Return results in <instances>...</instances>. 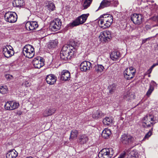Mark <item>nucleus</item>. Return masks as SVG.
<instances>
[{
    "label": "nucleus",
    "mask_w": 158,
    "mask_h": 158,
    "mask_svg": "<svg viewBox=\"0 0 158 158\" xmlns=\"http://www.w3.org/2000/svg\"><path fill=\"white\" fill-rule=\"evenodd\" d=\"M143 17L141 14H134L131 16V19L136 24L139 25L142 22Z\"/></svg>",
    "instance_id": "nucleus-13"
},
{
    "label": "nucleus",
    "mask_w": 158,
    "mask_h": 158,
    "mask_svg": "<svg viewBox=\"0 0 158 158\" xmlns=\"http://www.w3.org/2000/svg\"><path fill=\"white\" fill-rule=\"evenodd\" d=\"M91 63L88 61H85L82 62L80 64V68L82 71H86L89 70L92 68Z\"/></svg>",
    "instance_id": "nucleus-17"
},
{
    "label": "nucleus",
    "mask_w": 158,
    "mask_h": 158,
    "mask_svg": "<svg viewBox=\"0 0 158 158\" xmlns=\"http://www.w3.org/2000/svg\"><path fill=\"white\" fill-rule=\"evenodd\" d=\"M13 5L15 7H21L24 5L23 0H15L12 2Z\"/></svg>",
    "instance_id": "nucleus-27"
},
{
    "label": "nucleus",
    "mask_w": 158,
    "mask_h": 158,
    "mask_svg": "<svg viewBox=\"0 0 158 158\" xmlns=\"http://www.w3.org/2000/svg\"><path fill=\"white\" fill-rule=\"evenodd\" d=\"M19 106V103L14 101L7 102L4 105L5 109L9 110H14L17 108Z\"/></svg>",
    "instance_id": "nucleus-11"
},
{
    "label": "nucleus",
    "mask_w": 158,
    "mask_h": 158,
    "mask_svg": "<svg viewBox=\"0 0 158 158\" xmlns=\"http://www.w3.org/2000/svg\"><path fill=\"white\" fill-rule=\"evenodd\" d=\"M157 84L154 81H151L149 85V88L146 94V95L148 97L150 96L152 91L154 90V87L157 86Z\"/></svg>",
    "instance_id": "nucleus-20"
},
{
    "label": "nucleus",
    "mask_w": 158,
    "mask_h": 158,
    "mask_svg": "<svg viewBox=\"0 0 158 158\" xmlns=\"http://www.w3.org/2000/svg\"><path fill=\"white\" fill-rule=\"evenodd\" d=\"M46 3L47 4L46 6L50 11H53L55 8V6L53 3L51 1H47Z\"/></svg>",
    "instance_id": "nucleus-31"
},
{
    "label": "nucleus",
    "mask_w": 158,
    "mask_h": 158,
    "mask_svg": "<svg viewBox=\"0 0 158 158\" xmlns=\"http://www.w3.org/2000/svg\"><path fill=\"white\" fill-rule=\"evenodd\" d=\"M38 27L37 23L35 21H28L25 24L26 29L28 31H33L35 30Z\"/></svg>",
    "instance_id": "nucleus-15"
},
{
    "label": "nucleus",
    "mask_w": 158,
    "mask_h": 158,
    "mask_svg": "<svg viewBox=\"0 0 158 158\" xmlns=\"http://www.w3.org/2000/svg\"><path fill=\"white\" fill-rule=\"evenodd\" d=\"M116 85L115 84L110 85L108 87V89L109 91V93L111 94H112L116 89Z\"/></svg>",
    "instance_id": "nucleus-35"
},
{
    "label": "nucleus",
    "mask_w": 158,
    "mask_h": 158,
    "mask_svg": "<svg viewBox=\"0 0 158 158\" xmlns=\"http://www.w3.org/2000/svg\"><path fill=\"white\" fill-rule=\"evenodd\" d=\"M126 153L123 152L121 154L118 158H124L126 155Z\"/></svg>",
    "instance_id": "nucleus-44"
},
{
    "label": "nucleus",
    "mask_w": 158,
    "mask_h": 158,
    "mask_svg": "<svg viewBox=\"0 0 158 158\" xmlns=\"http://www.w3.org/2000/svg\"><path fill=\"white\" fill-rule=\"evenodd\" d=\"M4 17L6 21L10 23L15 22L17 19V16L16 13L11 12L6 13Z\"/></svg>",
    "instance_id": "nucleus-7"
},
{
    "label": "nucleus",
    "mask_w": 158,
    "mask_h": 158,
    "mask_svg": "<svg viewBox=\"0 0 158 158\" xmlns=\"http://www.w3.org/2000/svg\"><path fill=\"white\" fill-rule=\"evenodd\" d=\"M33 64L34 67L37 69L40 68L44 64L43 59L40 57H37L34 58L33 60Z\"/></svg>",
    "instance_id": "nucleus-14"
},
{
    "label": "nucleus",
    "mask_w": 158,
    "mask_h": 158,
    "mask_svg": "<svg viewBox=\"0 0 158 158\" xmlns=\"http://www.w3.org/2000/svg\"><path fill=\"white\" fill-rule=\"evenodd\" d=\"M111 4V1L108 0H103L100 4L98 10H100L109 7Z\"/></svg>",
    "instance_id": "nucleus-24"
},
{
    "label": "nucleus",
    "mask_w": 158,
    "mask_h": 158,
    "mask_svg": "<svg viewBox=\"0 0 158 158\" xmlns=\"http://www.w3.org/2000/svg\"><path fill=\"white\" fill-rule=\"evenodd\" d=\"M111 37V31L106 30L100 32L99 38L101 41L106 42L110 40Z\"/></svg>",
    "instance_id": "nucleus-9"
},
{
    "label": "nucleus",
    "mask_w": 158,
    "mask_h": 158,
    "mask_svg": "<svg viewBox=\"0 0 158 158\" xmlns=\"http://www.w3.org/2000/svg\"><path fill=\"white\" fill-rule=\"evenodd\" d=\"M5 77L9 81H10V80L12 79L13 78V76L12 75L10 74L6 75Z\"/></svg>",
    "instance_id": "nucleus-42"
},
{
    "label": "nucleus",
    "mask_w": 158,
    "mask_h": 158,
    "mask_svg": "<svg viewBox=\"0 0 158 158\" xmlns=\"http://www.w3.org/2000/svg\"><path fill=\"white\" fill-rule=\"evenodd\" d=\"M46 80L48 84L50 85H53L56 81V77L53 74H49L47 76Z\"/></svg>",
    "instance_id": "nucleus-18"
},
{
    "label": "nucleus",
    "mask_w": 158,
    "mask_h": 158,
    "mask_svg": "<svg viewBox=\"0 0 158 158\" xmlns=\"http://www.w3.org/2000/svg\"><path fill=\"white\" fill-rule=\"evenodd\" d=\"M121 140L123 144L128 145L131 143L133 138L129 135L124 134L122 135Z\"/></svg>",
    "instance_id": "nucleus-16"
},
{
    "label": "nucleus",
    "mask_w": 158,
    "mask_h": 158,
    "mask_svg": "<svg viewBox=\"0 0 158 158\" xmlns=\"http://www.w3.org/2000/svg\"><path fill=\"white\" fill-rule=\"evenodd\" d=\"M111 4H112L114 6L116 7L118 4V2L117 1H111Z\"/></svg>",
    "instance_id": "nucleus-41"
},
{
    "label": "nucleus",
    "mask_w": 158,
    "mask_h": 158,
    "mask_svg": "<svg viewBox=\"0 0 158 158\" xmlns=\"http://www.w3.org/2000/svg\"><path fill=\"white\" fill-rule=\"evenodd\" d=\"M101 112L99 110H97L92 115L93 118L97 119L101 116Z\"/></svg>",
    "instance_id": "nucleus-36"
},
{
    "label": "nucleus",
    "mask_w": 158,
    "mask_h": 158,
    "mask_svg": "<svg viewBox=\"0 0 158 158\" xmlns=\"http://www.w3.org/2000/svg\"><path fill=\"white\" fill-rule=\"evenodd\" d=\"M150 39V38H148L145 39H143L142 41V44H144L148 40Z\"/></svg>",
    "instance_id": "nucleus-45"
},
{
    "label": "nucleus",
    "mask_w": 158,
    "mask_h": 158,
    "mask_svg": "<svg viewBox=\"0 0 158 158\" xmlns=\"http://www.w3.org/2000/svg\"><path fill=\"white\" fill-rule=\"evenodd\" d=\"M23 53L27 57L29 58H32L35 55L33 47L29 44L25 45L23 48Z\"/></svg>",
    "instance_id": "nucleus-4"
},
{
    "label": "nucleus",
    "mask_w": 158,
    "mask_h": 158,
    "mask_svg": "<svg viewBox=\"0 0 158 158\" xmlns=\"http://www.w3.org/2000/svg\"><path fill=\"white\" fill-rule=\"evenodd\" d=\"M56 109L55 108H50L45 109L43 113L44 117H48L52 115L55 113Z\"/></svg>",
    "instance_id": "nucleus-21"
},
{
    "label": "nucleus",
    "mask_w": 158,
    "mask_h": 158,
    "mask_svg": "<svg viewBox=\"0 0 158 158\" xmlns=\"http://www.w3.org/2000/svg\"><path fill=\"white\" fill-rule=\"evenodd\" d=\"M78 131L75 130H73L71 131L70 137V139L73 140L76 139L78 135Z\"/></svg>",
    "instance_id": "nucleus-30"
},
{
    "label": "nucleus",
    "mask_w": 158,
    "mask_h": 158,
    "mask_svg": "<svg viewBox=\"0 0 158 158\" xmlns=\"http://www.w3.org/2000/svg\"><path fill=\"white\" fill-rule=\"evenodd\" d=\"M136 73L135 69L133 67L127 68L124 71V75L125 78L130 80L133 78Z\"/></svg>",
    "instance_id": "nucleus-8"
},
{
    "label": "nucleus",
    "mask_w": 158,
    "mask_h": 158,
    "mask_svg": "<svg viewBox=\"0 0 158 158\" xmlns=\"http://www.w3.org/2000/svg\"><path fill=\"white\" fill-rule=\"evenodd\" d=\"M152 26L150 24H146L145 26V28L147 30H150L152 27Z\"/></svg>",
    "instance_id": "nucleus-40"
},
{
    "label": "nucleus",
    "mask_w": 158,
    "mask_h": 158,
    "mask_svg": "<svg viewBox=\"0 0 158 158\" xmlns=\"http://www.w3.org/2000/svg\"><path fill=\"white\" fill-rule=\"evenodd\" d=\"M126 158H137L135 152L134 150L131 151L127 154Z\"/></svg>",
    "instance_id": "nucleus-33"
},
{
    "label": "nucleus",
    "mask_w": 158,
    "mask_h": 158,
    "mask_svg": "<svg viewBox=\"0 0 158 158\" xmlns=\"http://www.w3.org/2000/svg\"><path fill=\"white\" fill-rule=\"evenodd\" d=\"M26 158H33V157H27Z\"/></svg>",
    "instance_id": "nucleus-48"
},
{
    "label": "nucleus",
    "mask_w": 158,
    "mask_h": 158,
    "mask_svg": "<svg viewBox=\"0 0 158 158\" xmlns=\"http://www.w3.org/2000/svg\"><path fill=\"white\" fill-rule=\"evenodd\" d=\"M70 78V74L68 70H63L61 73L60 79L63 81H67Z\"/></svg>",
    "instance_id": "nucleus-19"
},
{
    "label": "nucleus",
    "mask_w": 158,
    "mask_h": 158,
    "mask_svg": "<svg viewBox=\"0 0 158 158\" xmlns=\"http://www.w3.org/2000/svg\"><path fill=\"white\" fill-rule=\"evenodd\" d=\"M18 155V152L15 149H12L8 152L6 156V158H16Z\"/></svg>",
    "instance_id": "nucleus-22"
},
{
    "label": "nucleus",
    "mask_w": 158,
    "mask_h": 158,
    "mask_svg": "<svg viewBox=\"0 0 158 158\" xmlns=\"http://www.w3.org/2000/svg\"><path fill=\"white\" fill-rule=\"evenodd\" d=\"M78 47L77 44L75 42H72L70 45L65 44L62 48L60 52L61 59L65 61L70 60L71 55L73 52H76Z\"/></svg>",
    "instance_id": "nucleus-1"
},
{
    "label": "nucleus",
    "mask_w": 158,
    "mask_h": 158,
    "mask_svg": "<svg viewBox=\"0 0 158 158\" xmlns=\"http://www.w3.org/2000/svg\"><path fill=\"white\" fill-rule=\"evenodd\" d=\"M113 120L111 117H106L104 118L103 122L105 125H112L113 123Z\"/></svg>",
    "instance_id": "nucleus-28"
},
{
    "label": "nucleus",
    "mask_w": 158,
    "mask_h": 158,
    "mask_svg": "<svg viewBox=\"0 0 158 158\" xmlns=\"http://www.w3.org/2000/svg\"><path fill=\"white\" fill-rule=\"evenodd\" d=\"M89 15V14L81 15L70 23V25L72 27H74L83 24L85 22Z\"/></svg>",
    "instance_id": "nucleus-6"
},
{
    "label": "nucleus",
    "mask_w": 158,
    "mask_h": 158,
    "mask_svg": "<svg viewBox=\"0 0 158 158\" xmlns=\"http://www.w3.org/2000/svg\"><path fill=\"white\" fill-rule=\"evenodd\" d=\"M124 98H127V100H129L131 98L129 97V95L128 94H127V95H125L124 96Z\"/></svg>",
    "instance_id": "nucleus-46"
},
{
    "label": "nucleus",
    "mask_w": 158,
    "mask_h": 158,
    "mask_svg": "<svg viewBox=\"0 0 158 158\" xmlns=\"http://www.w3.org/2000/svg\"><path fill=\"white\" fill-rule=\"evenodd\" d=\"M153 130V127H152L151 130L146 134L142 141H144L148 139V138L152 135V131Z\"/></svg>",
    "instance_id": "nucleus-34"
},
{
    "label": "nucleus",
    "mask_w": 158,
    "mask_h": 158,
    "mask_svg": "<svg viewBox=\"0 0 158 158\" xmlns=\"http://www.w3.org/2000/svg\"><path fill=\"white\" fill-rule=\"evenodd\" d=\"M31 83L29 81H24L22 83V85L26 87H28L30 85Z\"/></svg>",
    "instance_id": "nucleus-39"
},
{
    "label": "nucleus",
    "mask_w": 158,
    "mask_h": 158,
    "mask_svg": "<svg viewBox=\"0 0 158 158\" xmlns=\"http://www.w3.org/2000/svg\"><path fill=\"white\" fill-rule=\"evenodd\" d=\"M58 43V42L57 40H51L48 45V48L49 49L55 48L57 45Z\"/></svg>",
    "instance_id": "nucleus-29"
},
{
    "label": "nucleus",
    "mask_w": 158,
    "mask_h": 158,
    "mask_svg": "<svg viewBox=\"0 0 158 158\" xmlns=\"http://www.w3.org/2000/svg\"><path fill=\"white\" fill-rule=\"evenodd\" d=\"M114 153L112 148H104L99 152L98 156L99 158H111Z\"/></svg>",
    "instance_id": "nucleus-5"
},
{
    "label": "nucleus",
    "mask_w": 158,
    "mask_h": 158,
    "mask_svg": "<svg viewBox=\"0 0 158 158\" xmlns=\"http://www.w3.org/2000/svg\"><path fill=\"white\" fill-rule=\"evenodd\" d=\"M7 91V88L6 86H0V93L2 94H6Z\"/></svg>",
    "instance_id": "nucleus-38"
},
{
    "label": "nucleus",
    "mask_w": 158,
    "mask_h": 158,
    "mask_svg": "<svg viewBox=\"0 0 158 158\" xmlns=\"http://www.w3.org/2000/svg\"><path fill=\"white\" fill-rule=\"evenodd\" d=\"M92 1V0H85L83 5L84 9H87L90 6Z\"/></svg>",
    "instance_id": "nucleus-37"
},
{
    "label": "nucleus",
    "mask_w": 158,
    "mask_h": 158,
    "mask_svg": "<svg viewBox=\"0 0 158 158\" xmlns=\"http://www.w3.org/2000/svg\"><path fill=\"white\" fill-rule=\"evenodd\" d=\"M95 70L98 73H101L103 71L104 67L101 64H97L95 66Z\"/></svg>",
    "instance_id": "nucleus-32"
},
{
    "label": "nucleus",
    "mask_w": 158,
    "mask_h": 158,
    "mask_svg": "<svg viewBox=\"0 0 158 158\" xmlns=\"http://www.w3.org/2000/svg\"><path fill=\"white\" fill-rule=\"evenodd\" d=\"M16 114L19 115H20L22 114V112L20 110H19L17 111Z\"/></svg>",
    "instance_id": "nucleus-47"
},
{
    "label": "nucleus",
    "mask_w": 158,
    "mask_h": 158,
    "mask_svg": "<svg viewBox=\"0 0 158 158\" xmlns=\"http://www.w3.org/2000/svg\"><path fill=\"white\" fill-rule=\"evenodd\" d=\"M154 117L152 114H147L143 119L142 126L145 128H149L153 127L155 123Z\"/></svg>",
    "instance_id": "nucleus-3"
},
{
    "label": "nucleus",
    "mask_w": 158,
    "mask_h": 158,
    "mask_svg": "<svg viewBox=\"0 0 158 158\" xmlns=\"http://www.w3.org/2000/svg\"><path fill=\"white\" fill-rule=\"evenodd\" d=\"M61 25L62 22L60 19L56 18L51 23L50 27L52 31H56L60 29Z\"/></svg>",
    "instance_id": "nucleus-10"
},
{
    "label": "nucleus",
    "mask_w": 158,
    "mask_h": 158,
    "mask_svg": "<svg viewBox=\"0 0 158 158\" xmlns=\"http://www.w3.org/2000/svg\"><path fill=\"white\" fill-rule=\"evenodd\" d=\"M88 140V137L85 135H79L77 141L81 144L86 143Z\"/></svg>",
    "instance_id": "nucleus-23"
},
{
    "label": "nucleus",
    "mask_w": 158,
    "mask_h": 158,
    "mask_svg": "<svg viewBox=\"0 0 158 158\" xmlns=\"http://www.w3.org/2000/svg\"><path fill=\"white\" fill-rule=\"evenodd\" d=\"M110 57L113 60H116L121 57L120 53L119 52H113L110 55Z\"/></svg>",
    "instance_id": "nucleus-25"
},
{
    "label": "nucleus",
    "mask_w": 158,
    "mask_h": 158,
    "mask_svg": "<svg viewBox=\"0 0 158 158\" xmlns=\"http://www.w3.org/2000/svg\"><path fill=\"white\" fill-rule=\"evenodd\" d=\"M3 53L5 57L9 58L14 55V51L12 47L7 45L3 48Z\"/></svg>",
    "instance_id": "nucleus-12"
},
{
    "label": "nucleus",
    "mask_w": 158,
    "mask_h": 158,
    "mask_svg": "<svg viewBox=\"0 0 158 158\" xmlns=\"http://www.w3.org/2000/svg\"><path fill=\"white\" fill-rule=\"evenodd\" d=\"M158 65V62L156 63L155 64H154L152 65V66H151V67L149 70V71H150V73H151L153 69L156 66Z\"/></svg>",
    "instance_id": "nucleus-43"
},
{
    "label": "nucleus",
    "mask_w": 158,
    "mask_h": 158,
    "mask_svg": "<svg viewBox=\"0 0 158 158\" xmlns=\"http://www.w3.org/2000/svg\"><path fill=\"white\" fill-rule=\"evenodd\" d=\"M111 134V131L109 129L105 128L102 132V136L105 139H107Z\"/></svg>",
    "instance_id": "nucleus-26"
},
{
    "label": "nucleus",
    "mask_w": 158,
    "mask_h": 158,
    "mask_svg": "<svg viewBox=\"0 0 158 158\" xmlns=\"http://www.w3.org/2000/svg\"><path fill=\"white\" fill-rule=\"evenodd\" d=\"M113 21V17L110 15L104 14L100 17L99 22L100 23V27L103 29L110 27Z\"/></svg>",
    "instance_id": "nucleus-2"
}]
</instances>
